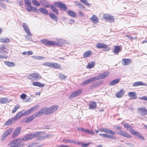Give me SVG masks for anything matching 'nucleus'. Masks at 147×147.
Segmentation results:
<instances>
[{"label":"nucleus","instance_id":"nucleus-1","mask_svg":"<svg viewBox=\"0 0 147 147\" xmlns=\"http://www.w3.org/2000/svg\"><path fill=\"white\" fill-rule=\"evenodd\" d=\"M41 42L44 45L48 46H62L64 43H66L67 42L64 39L60 38L56 39L55 41H51L45 39H42L41 40Z\"/></svg>","mask_w":147,"mask_h":147},{"label":"nucleus","instance_id":"nucleus-2","mask_svg":"<svg viewBox=\"0 0 147 147\" xmlns=\"http://www.w3.org/2000/svg\"><path fill=\"white\" fill-rule=\"evenodd\" d=\"M22 141V138H17L11 141L8 145H12L10 147H22L24 144Z\"/></svg>","mask_w":147,"mask_h":147},{"label":"nucleus","instance_id":"nucleus-3","mask_svg":"<svg viewBox=\"0 0 147 147\" xmlns=\"http://www.w3.org/2000/svg\"><path fill=\"white\" fill-rule=\"evenodd\" d=\"M35 138L38 140H43L50 137V135L45 134L44 131H38L34 134Z\"/></svg>","mask_w":147,"mask_h":147},{"label":"nucleus","instance_id":"nucleus-4","mask_svg":"<svg viewBox=\"0 0 147 147\" xmlns=\"http://www.w3.org/2000/svg\"><path fill=\"white\" fill-rule=\"evenodd\" d=\"M42 77L38 73H32L29 75L28 78L29 80H39L41 79Z\"/></svg>","mask_w":147,"mask_h":147},{"label":"nucleus","instance_id":"nucleus-5","mask_svg":"<svg viewBox=\"0 0 147 147\" xmlns=\"http://www.w3.org/2000/svg\"><path fill=\"white\" fill-rule=\"evenodd\" d=\"M53 3L55 6L63 11H65L67 10V7L66 5L61 1H55Z\"/></svg>","mask_w":147,"mask_h":147},{"label":"nucleus","instance_id":"nucleus-6","mask_svg":"<svg viewBox=\"0 0 147 147\" xmlns=\"http://www.w3.org/2000/svg\"><path fill=\"white\" fill-rule=\"evenodd\" d=\"M13 131V129L10 128L5 131L2 134L1 140L2 141L4 140Z\"/></svg>","mask_w":147,"mask_h":147},{"label":"nucleus","instance_id":"nucleus-7","mask_svg":"<svg viewBox=\"0 0 147 147\" xmlns=\"http://www.w3.org/2000/svg\"><path fill=\"white\" fill-rule=\"evenodd\" d=\"M9 48L7 45H1L0 47V53L5 54L8 53Z\"/></svg>","mask_w":147,"mask_h":147},{"label":"nucleus","instance_id":"nucleus-8","mask_svg":"<svg viewBox=\"0 0 147 147\" xmlns=\"http://www.w3.org/2000/svg\"><path fill=\"white\" fill-rule=\"evenodd\" d=\"M59 107L57 105H53L50 108H47V115L51 114L56 111L58 109Z\"/></svg>","mask_w":147,"mask_h":147},{"label":"nucleus","instance_id":"nucleus-9","mask_svg":"<svg viewBox=\"0 0 147 147\" xmlns=\"http://www.w3.org/2000/svg\"><path fill=\"white\" fill-rule=\"evenodd\" d=\"M137 111L141 116H144L147 115V109L145 107L138 108Z\"/></svg>","mask_w":147,"mask_h":147},{"label":"nucleus","instance_id":"nucleus-10","mask_svg":"<svg viewBox=\"0 0 147 147\" xmlns=\"http://www.w3.org/2000/svg\"><path fill=\"white\" fill-rule=\"evenodd\" d=\"M82 90L81 89H79L73 92L69 96V99H71L80 95L82 92Z\"/></svg>","mask_w":147,"mask_h":147},{"label":"nucleus","instance_id":"nucleus-11","mask_svg":"<svg viewBox=\"0 0 147 147\" xmlns=\"http://www.w3.org/2000/svg\"><path fill=\"white\" fill-rule=\"evenodd\" d=\"M109 74V71H106L103 73L100 74L97 77H96V80H99L105 78L107 77Z\"/></svg>","mask_w":147,"mask_h":147},{"label":"nucleus","instance_id":"nucleus-12","mask_svg":"<svg viewBox=\"0 0 147 147\" xmlns=\"http://www.w3.org/2000/svg\"><path fill=\"white\" fill-rule=\"evenodd\" d=\"M21 131V127H19L16 128L13 131L12 134V137L13 138H15L17 137L20 134Z\"/></svg>","mask_w":147,"mask_h":147},{"label":"nucleus","instance_id":"nucleus-13","mask_svg":"<svg viewBox=\"0 0 147 147\" xmlns=\"http://www.w3.org/2000/svg\"><path fill=\"white\" fill-rule=\"evenodd\" d=\"M47 107L44 108L40 110L38 112H37L35 115V117H39L41 115H42L45 113H46V114L47 115Z\"/></svg>","mask_w":147,"mask_h":147},{"label":"nucleus","instance_id":"nucleus-14","mask_svg":"<svg viewBox=\"0 0 147 147\" xmlns=\"http://www.w3.org/2000/svg\"><path fill=\"white\" fill-rule=\"evenodd\" d=\"M117 134L121 136L127 138H131V136L128 133L122 130H120Z\"/></svg>","mask_w":147,"mask_h":147},{"label":"nucleus","instance_id":"nucleus-15","mask_svg":"<svg viewBox=\"0 0 147 147\" xmlns=\"http://www.w3.org/2000/svg\"><path fill=\"white\" fill-rule=\"evenodd\" d=\"M34 138H35L34 134H32L30 133L27 134L22 139V141H26L31 140Z\"/></svg>","mask_w":147,"mask_h":147},{"label":"nucleus","instance_id":"nucleus-16","mask_svg":"<svg viewBox=\"0 0 147 147\" xmlns=\"http://www.w3.org/2000/svg\"><path fill=\"white\" fill-rule=\"evenodd\" d=\"M25 6L27 10L29 12H31L32 11H35V12H36V11H38V10L36 7L32 6L31 4L25 5Z\"/></svg>","mask_w":147,"mask_h":147},{"label":"nucleus","instance_id":"nucleus-17","mask_svg":"<svg viewBox=\"0 0 147 147\" xmlns=\"http://www.w3.org/2000/svg\"><path fill=\"white\" fill-rule=\"evenodd\" d=\"M123 126L126 129L129 130V131L130 133L132 135L134 134L133 133L135 131L134 130H133V127L129 125L127 123H124L123 124Z\"/></svg>","mask_w":147,"mask_h":147},{"label":"nucleus","instance_id":"nucleus-18","mask_svg":"<svg viewBox=\"0 0 147 147\" xmlns=\"http://www.w3.org/2000/svg\"><path fill=\"white\" fill-rule=\"evenodd\" d=\"M96 46L98 49H106L108 51L109 50V48L107 47V45L103 43H98L96 45Z\"/></svg>","mask_w":147,"mask_h":147},{"label":"nucleus","instance_id":"nucleus-19","mask_svg":"<svg viewBox=\"0 0 147 147\" xmlns=\"http://www.w3.org/2000/svg\"><path fill=\"white\" fill-rule=\"evenodd\" d=\"M125 94V90L123 89H121L116 94V96L117 98L122 97Z\"/></svg>","mask_w":147,"mask_h":147},{"label":"nucleus","instance_id":"nucleus-20","mask_svg":"<svg viewBox=\"0 0 147 147\" xmlns=\"http://www.w3.org/2000/svg\"><path fill=\"white\" fill-rule=\"evenodd\" d=\"M103 81H98L97 82L93 83L90 86V88L92 89L94 88H97L103 84Z\"/></svg>","mask_w":147,"mask_h":147},{"label":"nucleus","instance_id":"nucleus-21","mask_svg":"<svg viewBox=\"0 0 147 147\" xmlns=\"http://www.w3.org/2000/svg\"><path fill=\"white\" fill-rule=\"evenodd\" d=\"M99 131L101 132H104L107 133H109L111 135H114L115 134L114 131L106 128H102L99 130Z\"/></svg>","mask_w":147,"mask_h":147},{"label":"nucleus","instance_id":"nucleus-22","mask_svg":"<svg viewBox=\"0 0 147 147\" xmlns=\"http://www.w3.org/2000/svg\"><path fill=\"white\" fill-rule=\"evenodd\" d=\"M122 61V65L125 66L129 65L132 62V60L130 59H123Z\"/></svg>","mask_w":147,"mask_h":147},{"label":"nucleus","instance_id":"nucleus-23","mask_svg":"<svg viewBox=\"0 0 147 147\" xmlns=\"http://www.w3.org/2000/svg\"><path fill=\"white\" fill-rule=\"evenodd\" d=\"M38 106H34L31 108V109L27 110L25 111L24 115H27L31 113L32 112L34 111L35 110L37 109Z\"/></svg>","mask_w":147,"mask_h":147},{"label":"nucleus","instance_id":"nucleus-24","mask_svg":"<svg viewBox=\"0 0 147 147\" xmlns=\"http://www.w3.org/2000/svg\"><path fill=\"white\" fill-rule=\"evenodd\" d=\"M39 1L41 4L44 7L48 8L50 7L48 2L46 0H39Z\"/></svg>","mask_w":147,"mask_h":147},{"label":"nucleus","instance_id":"nucleus-25","mask_svg":"<svg viewBox=\"0 0 147 147\" xmlns=\"http://www.w3.org/2000/svg\"><path fill=\"white\" fill-rule=\"evenodd\" d=\"M55 6L54 4H51L50 7L51 10L55 14L58 15L59 13V11Z\"/></svg>","mask_w":147,"mask_h":147},{"label":"nucleus","instance_id":"nucleus-26","mask_svg":"<svg viewBox=\"0 0 147 147\" xmlns=\"http://www.w3.org/2000/svg\"><path fill=\"white\" fill-rule=\"evenodd\" d=\"M99 135L105 138H109L112 139L116 140L117 138L115 136H113V135L110 136L106 134H99Z\"/></svg>","mask_w":147,"mask_h":147},{"label":"nucleus","instance_id":"nucleus-27","mask_svg":"<svg viewBox=\"0 0 147 147\" xmlns=\"http://www.w3.org/2000/svg\"><path fill=\"white\" fill-rule=\"evenodd\" d=\"M128 96L131 99H135L137 98V95L134 92H129L128 94Z\"/></svg>","mask_w":147,"mask_h":147},{"label":"nucleus","instance_id":"nucleus-28","mask_svg":"<svg viewBox=\"0 0 147 147\" xmlns=\"http://www.w3.org/2000/svg\"><path fill=\"white\" fill-rule=\"evenodd\" d=\"M96 103L95 102H91L89 104V108L91 110H94L96 108Z\"/></svg>","mask_w":147,"mask_h":147},{"label":"nucleus","instance_id":"nucleus-29","mask_svg":"<svg viewBox=\"0 0 147 147\" xmlns=\"http://www.w3.org/2000/svg\"><path fill=\"white\" fill-rule=\"evenodd\" d=\"M92 55V51L90 50H88L86 51L83 54V57L86 58L89 57Z\"/></svg>","mask_w":147,"mask_h":147},{"label":"nucleus","instance_id":"nucleus-30","mask_svg":"<svg viewBox=\"0 0 147 147\" xmlns=\"http://www.w3.org/2000/svg\"><path fill=\"white\" fill-rule=\"evenodd\" d=\"M24 115V114H23L22 112L20 111L17 113L15 117L13 118L16 121L17 120L19 119L22 116Z\"/></svg>","mask_w":147,"mask_h":147},{"label":"nucleus","instance_id":"nucleus-31","mask_svg":"<svg viewBox=\"0 0 147 147\" xmlns=\"http://www.w3.org/2000/svg\"><path fill=\"white\" fill-rule=\"evenodd\" d=\"M13 117L9 119L4 124L5 125H9L15 122Z\"/></svg>","mask_w":147,"mask_h":147},{"label":"nucleus","instance_id":"nucleus-32","mask_svg":"<svg viewBox=\"0 0 147 147\" xmlns=\"http://www.w3.org/2000/svg\"><path fill=\"white\" fill-rule=\"evenodd\" d=\"M90 19L92 22L95 24H96L98 22V19L95 15H93Z\"/></svg>","mask_w":147,"mask_h":147},{"label":"nucleus","instance_id":"nucleus-33","mask_svg":"<svg viewBox=\"0 0 147 147\" xmlns=\"http://www.w3.org/2000/svg\"><path fill=\"white\" fill-rule=\"evenodd\" d=\"M67 13L70 16L73 18H76L77 16L76 13L71 10L68 11H67Z\"/></svg>","mask_w":147,"mask_h":147},{"label":"nucleus","instance_id":"nucleus-34","mask_svg":"<svg viewBox=\"0 0 147 147\" xmlns=\"http://www.w3.org/2000/svg\"><path fill=\"white\" fill-rule=\"evenodd\" d=\"M139 86H147L146 84H145L141 81L137 82H134L133 84V86L136 87Z\"/></svg>","mask_w":147,"mask_h":147},{"label":"nucleus","instance_id":"nucleus-35","mask_svg":"<svg viewBox=\"0 0 147 147\" xmlns=\"http://www.w3.org/2000/svg\"><path fill=\"white\" fill-rule=\"evenodd\" d=\"M32 85L34 86H37L40 88L43 87L45 86L44 84L40 83L38 82H34L32 83Z\"/></svg>","mask_w":147,"mask_h":147},{"label":"nucleus","instance_id":"nucleus-36","mask_svg":"<svg viewBox=\"0 0 147 147\" xmlns=\"http://www.w3.org/2000/svg\"><path fill=\"white\" fill-rule=\"evenodd\" d=\"M9 101L7 98H0V103L1 104H4L9 102Z\"/></svg>","mask_w":147,"mask_h":147},{"label":"nucleus","instance_id":"nucleus-37","mask_svg":"<svg viewBox=\"0 0 147 147\" xmlns=\"http://www.w3.org/2000/svg\"><path fill=\"white\" fill-rule=\"evenodd\" d=\"M49 15L50 17L53 20H55V21L57 22L58 18L57 16L54 14L52 13H49Z\"/></svg>","mask_w":147,"mask_h":147},{"label":"nucleus","instance_id":"nucleus-38","mask_svg":"<svg viewBox=\"0 0 147 147\" xmlns=\"http://www.w3.org/2000/svg\"><path fill=\"white\" fill-rule=\"evenodd\" d=\"M35 117V115H31L29 116L26 119L25 121L26 122L28 123L32 121Z\"/></svg>","mask_w":147,"mask_h":147},{"label":"nucleus","instance_id":"nucleus-39","mask_svg":"<svg viewBox=\"0 0 147 147\" xmlns=\"http://www.w3.org/2000/svg\"><path fill=\"white\" fill-rule=\"evenodd\" d=\"M120 80L119 79H117L111 81L109 83V85L110 86L115 85L119 83Z\"/></svg>","mask_w":147,"mask_h":147},{"label":"nucleus","instance_id":"nucleus-40","mask_svg":"<svg viewBox=\"0 0 147 147\" xmlns=\"http://www.w3.org/2000/svg\"><path fill=\"white\" fill-rule=\"evenodd\" d=\"M120 49V47L119 46H116L115 47L114 49L113 52L115 53L116 55H117L119 53Z\"/></svg>","mask_w":147,"mask_h":147},{"label":"nucleus","instance_id":"nucleus-41","mask_svg":"<svg viewBox=\"0 0 147 147\" xmlns=\"http://www.w3.org/2000/svg\"><path fill=\"white\" fill-rule=\"evenodd\" d=\"M133 133L134 134H133V135H134L138 136V137L140 139H141L142 140H143L144 139V138L143 136L142 135H141V134L139 133H138V132L135 131Z\"/></svg>","mask_w":147,"mask_h":147},{"label":"nucleus","instance_id":"nucleus-42","mask_svg":"<svg viewBox=\"0 0 147 147\" xmlns=\"http://www.w3.org/2000/svg\"><path fill=\"white\" fill-rule=\"evenodd\" d=\"M39 10L41 13L45 15H47L48 13V12L47 10L42 7L40 8Z\"/></svg>","mask_w":147,"mask_h":147},{"label":"nucleus","instance_id":"nucleus-43","mask_svg":"<svg viewBox=\"0 0 147 147\" xmlns=\"http://www.w3.org/2000/svg\"><path fill=\"white\" fill-rule=\"evenodd\" d=\"M5 64L9 67H13L15 66L14 63L11 62L5 61Z\"/></svg>","mask_w":147,"mask_h":147},{"label":"nucleus","instance_id":"nucleus-44","mask_svg":"<svg viewBox=\"0 0 147 147\" xmlns=\"http://www.w3.org/2000/svg\"><path fill=\"white\" fill-rule=\"evenodd\" d=\"M95 64V62L94 61L89 63L87 65V68H92L94 66Z\"/></svg>","mask_w":147,"mask_h":147},{"label":"nucleus","instance_id":"nucleus-45","mask_svg":"<svg viewBox=\"0 0 147 147\" xmlns=\"http://www.w3.org/2000/svg\"><path fill=\"white\" fill-rule=\"evenodd\" d=\"M32 2L34 5L36 6H40V3L36 0H32Z\"/></svg>","mask_w":147,"mask_h":147},{"label":"nucleus","instance_id":"nucleus-46","mask_svg":"<svg viewBox=\"0 0 147 147\" xmlns=\"http://www.w3.org/2000/svg\"><path fill=\"white\" fill-rule=\"evenodd\" d=\"M20 107L19 105L17 104L15 106L13 109L12 110L11 113H14L16 112L17 110L19 109Z\"/></svg>","mask_w":147,"mask_h":147},{"label":"nucleus","instance_id":"nucleus-47","mask_svg":"<svg viewBox=\"0 0 147 147\" xmlns=\"http://www.w3.org/2000/svg\"><path fill=\"white\" fill-rule=\"evenodd\" d=\"M0 41L2 42H9V40L8 38H3L0 39Z\"/></svg>","mask_w":147,"mask_h":147},{"label":"nucleus","instance_id":"nucleus-48","mask_svg":"<svg viewBox=\"0 0 147 147\" xmlns=\"http://www.w3.org/2000/svg\"><path fill=\"white\" fill-rule=\"evenodd\" d=\"M108 18L107 21L110 22H113L114 21V19L113 16L110 15Z\"/></svg>","mask_w":147,"mask_h":147},{"label":"nucleus","instance_id":"nucleus-49","mask_svg":"<svg viewBox=\"0 0 147 147\" xmlns=\"http://www.w3.org/2000/svg\"><path fill=\"white\" fill-rule=\"evenodd\" d=\"M88 80L89 83L90 84L92 82L95 81L96 80V77H94L88 79Z\"/></svg>","mask_w":147,"mask_h":147},{"label":"nucleus","instance_id":"nucleus-50","mask_svg":"<svg viewBox=\"0 0 147 147\" xmlns=\"http://www.w3.org/2000/svg\"><path fill=\"white\" fill-rule=\"evenodd\" d=\"M55 69H61V65L59 64L55 63Z\"/></svg>","mask_w":147,"mask_h":147},{"label":"nucleus","instance_id":"nucleus-51","mask_svg":"<svg viewBox=\"0 0 147 147\" xmlns=\"http://www.w3.org/2000/svg\"><path fill=\"white\" fill-rule=\"evenodd\" d=\"M52 62H46L43 63V65L51 68Z\"/></svg>","mask_w":147,"mask_h":147},{"label":"nucleus","instance_id":"nucleus-52","mask_svg":"<svg viewBox=\"0 0 147 147\" xmlns=\"http://www.w3.org/2000/svg\"><path fill=\"white\" fill-rule=\"evenodd\" d=\"M110 15H109L105 13L103 15V18L105 20L107 21L109 18V17Z\"/></svg>","mask_w":147,"mask_h":147},{"label":"nucleus","instance_id":"nucleus-53","mask_svg":"<svg viewBox=\"0 0 147 147\" xmlns=\"http://www.w3.org/2000/svg\"><path fill=\"white\" fill-rule=\"evenodd\" d=\"M23 26L25 31L29 29L27 25L25 23H23Z\"/></svg>","mask_w":147,"mask_h":147},{"label":"nucleus","instance_id":"nucleus-54","mask_svg":"<svg viewBox=\"0 0 147 147\" xmlns=\"http://www.w3.org/2000/svg\"><path fill=\"white\" fill-rule=\"evenodd\" d=\"M59 77L62 80H65L66 77L64 74H59Z\"/></svg>","mask_w":147,"mask_h":147},{"label":"nucleus","instance_id":"nucleus-55","mask_svg":"<svg viewBox=\"0 0 147 147\" xmlns=\"http://www.w3.org/2000/svg\"><path fill=\"white\" fill-rule=\"evenodd\" d=\"M34 58L36 60H41L44 59V57L41 56H36Z\"/></svg>","mask_w":147,"mask_h":147},{"label":"nucleus","instance_id":"nucleus-56","mask_svg":"<svg viewBox=\"0 0 147 147\" xmlns=\"http://www.w3.org/2000/svg\"><path fill=\"white\" fill-rule=\"evenodd\" d=\"M85 132L88 134L94 135V132L92 131L89 130V129H86L85 130Z\"/></svg>","mask_w":147,"mask_h":147},{"label":"nucleus","instance_id":"nucleus-57","mask_svg":"<svg viewBox=\"0 0 147 147\" xmlns=\"http://www.w3.org/2000/svg\"><path fill=\"white\" fill-rule=\"evenodd\" d=\"M88 84H89L88 82V80H86L85 81L83 82L82 83L81 85L82 86H85V85H87Z\"/></svg>","mask_w":147,"mask_h":147},{"label":"nucleus","instance_id":"nucleus-58","mask_svg":"<svg viewBox=\"0 0 147 147\" xmlns=\"http://www.w3.org/2000/svg\"><path fill=\"white\" fill-rule=\"evenodd\" d=\"M26 95L25 94H22L21 95L20 97L21 98L25 100L26 97Z\"/></svg>","mask_w":147,"mask_h":147},{"label":"nucleus","instance_id":"nucleus-59","mask_svg":"<svg viewBox=\"0 0 147 147\" xmlns=\"http://www.w3.org/2000/svg\"><path fill=\"white\" fill-rule=\"evenodd\" d=\"M25 5L31 4L30 0H24Z\"/></svg>","mask_w":147,"mask_h":147},{"label":"nucleus","instance_id":"nucleus-60","mask_svg":"<svg viewBox=\"0 0 147 147\" xmlns=\"http://www.w3.org/2000/svg\"><path fill=\"white\" fill-rule=\"evenodd\" d=\"M80 144L82 146V147H87L88 146L89 144L88 143H81Z\"/></svg>","mask_w":147,"mask_h":147},{"label":"nucleus","instance_id":"nucleus-61","mask_svg":"<svg viewBox=\"0 0 147 147\" xmlns=\"http://www.w3.org/2000/svg\"><path fill=\"white\" fill-rule=\"evenodd\" d=\"M139 99L142 100H144L147 101V96H144L141 97H140Z\"/></svg>","mask_w":147,"mask_h":147},{"label":"nucleus","instance_id":"nucleus-62","mask_svg":"<svg viewBox=\"0 0 147 147\" xmlns=\"http://www.w3.org/2000/svg\"><path fill=\"white\" fill-rule=\"evenodd\" d=\"M84 1H83V3L85 5L87 6L88 7H89L90 6V3H88L86 0H84Z\"/></svg>","mask_w":147,"mask_h":147},{"label":"nucleus","instance_id":"nucleus-63","mask_svg":"<svg viewBox=\"0 0 147 147\" xmlns=\"http://www.w3.org/2000/svg\"><path fill=\"white\" fill-rule=\"evenodd\" d=\"M27 34L30 36H32V34L31 32H30V30L29 29L27 30H26L25 31Z\"/></svg>","mask_w":147,"mask_h":147},{"label":"nucleus","instance_id":"nucleus-64","mask_svg":"<svg viewBox=\"0 0 147 147\" xmlns=\"http://www.w3.org/2000/svg\"><path fill=\"white\" fill-rule=\"evenodd\" d=\"M18 3L21 5H22L24 4L23 0H18Z\"/></svg>","mask_w":147,"mask_h":147}]
</instances>
